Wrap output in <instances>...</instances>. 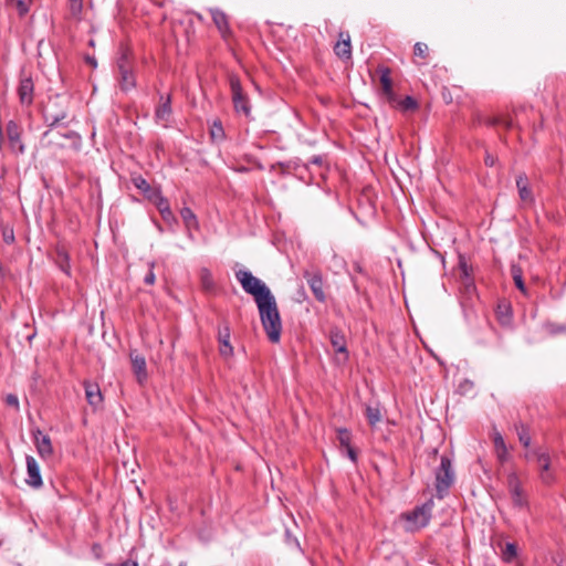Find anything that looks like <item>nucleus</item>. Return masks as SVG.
<instances>
[{
  "label": "nucleus",
  "instance_id": "f257e3e1",
  "mask_svg": "<svg viewBox=\"0 0 566 566\" xmlns=\"http://www.w3.org/2000/svg\"><path fill=\"white\" fill-rule=\"evenodd\" d=\"M255 304L269 340L277 344L281 340L282 321L274 295L272 294Z\"/></svg>",
  "mask_w": 566,
  "mask_h": 566
},
{
  "label": "nucleus",
  "instance_id": "f03ea898",
  "mask_svg": "<svg viewBox=\"0 0 566 566\" xmlns=\"http://www.w3.org/2000/svg\"><path fill=\"white\" fill-rule=\"evenodd\" d=\"M55 101H51L45 107V119L49 122V129L45 132L48 140L56 146H65V142L71 136L69 120H66V112L57 113L54 109Z\"/></svg>",
  "mask_w": 566,
  "mask_h": 566
},
{
  "label": "nucleus",
  "instance_id": "7ed1b4c3",
  "mask_svg": "<svg viewBox=\"0 0 566 566\" xmlns=\"http://www.w3.org/2000/svg\"><path fill=\"white\" fill-rule=\"evenodd\" d=\"M229 86L234 113L239 116H244L248 119L252 118L251 99L248 93L243 90L238 75L231 74L229 76Z\"/></svg>",
  "mask_w": 566,
  "mask_h": 566
},
{
  "label": "nucleus",
  "instance_id": "20e7f679",
  "mask_svg": "<svg viewBox=\"0 0 566 566\" xmlns=\"http://www.w3.org/2000/svg\"><path fill=\"white\" fill-rule=\"evenodd\" d=\"M235 279L240 282L243 291L253 296L255 303L272 295V292L268 287V285L264 282H262L260 279L254 276L248 270L237 271Z\"/></svg>",
  "mask_w": 566,
  "mask_h": 566
},
{
  "label": "nucleus",
  "instance_id": "39448f33",
  "mask_svg": "<svg viewBox=\"0 0 566 566\" xmlns=\"http://www.w3.org/2000/svg\"><path fill=\"white\" fill-rule=\"evenodd\" d=\"M434 502L429 499L423 504L416 506L413 510L406 512L401 517L408 523L406 530L409 532H417L426 527L431 517Z\"/></svg>",
  "mask_w": 566,
  "mask_h": 566
},
{
  "label": "nucleus",
  "instance_id": "423d86ee",
  "mask_svg": "<svg viewBox=\"0 0 566 566\" xmlns=\"http://www.w3.org/2000/svg\"><path fill=\"white\" fill-rule=\"evenodd\" d=\"M434 478L437 497L443 499L448 494L455 480L452 461L448 455L443 454L441 457L440 465L434 471Z\"/></svg>",
  "mask_w": 566,
  "mask_h": 566
},
{
  "label": "nucleus",
  "instance_id": "0eeeda50",
  "mask_svg": "<svg viewBox=\"0 0 566 566\" xmlns=\"http://www.w3.org/2000/svg\"><path fill=\"white\" fill-rule=\"evenodd\" d=\"M132 57L128 49H122L117 59L118 83L122 91H130L136 86V78L132 67Z\"/></svg>",
  "mask_w": 566,
  "mask_h": 566
},
{
  "label": "nucleus",
  "instance_id": "6e6552de",
  "mask_svg": "<svg viewBox=\"0 0 566 566\" xmlns=\"http://www.w3.org/2000/svg\"><path fill=\"white\" fill-rule=\"evenodd\" d=\"M507 490L512 500V504L518 510H528L530 501L527 493L525 492L518 475L515 472H511L507 475Z\"/></svg>",
  "mask_w": 566,
  "mask_h": 566
},
{
  "label": "nucleus",
  "instance_id": "1a4fd4ad",
  "mask_svg": "<svg viewBox=\"0 0 566 566\" xmlns=\"http://www.w3.org/2000/svg\"><path fill=\"white\" fill-rule=\"evenodd\" d=\"M22 126L15 120H9L6 125V136L12 153L23 154L24 145L21 139Z\"/></svg>",
  "mask_w": 566,
  "mask_h": 566
},
{
  "label": "nucleus",
  "instance_id": "9d476101",
  "mask_svg": "<svg viewBox=\"0 0 566 566\" xmlns=\"http://www.w3.org/2000/svg\"><path fill=\"white\" fill-rule=\"evenodd\" d=\"M533 455L539 468V479L546 484L551 485L555 482V475L551 471V457L547 452L544 451H534Z\"/></svg>",
  "mask_w": 566,
  "mask_h": 566
},
{
  "label": "nucleus",
  "instance_id": "9b49d317",
  "mask_svg": "<svg viewBox=\"0 0 566 566\" xmlns=\"http://www.w3.org/2000/svg\"><path fill=\"white\" fill-rule=\"evenodd\" d=\"M304 279L306 280L314 297L319 303L326 302V294L324 291V281L322 274L318 272L312 273L308 271L304 272Z\"/></svg>",
  "mask_w": 566,
  "mask_h": 566
},
{
  "label": "nucleus",
  "instance_id": "f8f14e48",
  "mask_svg": "<svg viewBox=\"0 0 566 566\" xmlns=\"http://www.w3.org/2000/svg\"><path fill=\"white\" fill-rule=\"evenodd\" d=\"M159 105L155 109V119L165 128L169 127L170 117L172 114L170 95L159 97Z\"/></svg>",
  "mask_w": 566,
  "mask_h": 566
},
{
  "label": "nucleus",
  "instance_id": "ddd939ff",
  "mask_svg": "<svg viewBox=\"0 0 566 566\" xmlns=\"http://www.w3.org/2000/svg\"><path fill=\"white\" fill-rule=\"evenodd\" d=\"M377 72L380 77L381 92L387 98L389 103H395L397 101V95L394 92L392 81H391V71L388 66H378Z\"/></svg>",
  "mask_w": 566,
  "mask_h": 566
},
{
  "label": "nucleus",
  "instance_id": "4468645a",
  "mask_svg": "<svg viewBox=\"0 0 566 566\" xmlns=\"http://www.w3.org/2000/svg\"><path fill=\"white\" fill-rule=\"evenodd\" d=\"M212 21L220 32L221 38L224 41H229L232 36V30L229 25V19L227 14L220 9H211L210 10Z\"/></svg>",
  "mask_w": 566,
  "mask_h": 566
},
{
  "label": "nucleus",
  "instance_id": "2eb2a0df",
  "mask_svg": "<svg viewBox=\"0 0 566 566\" xmlns=\"http://www.w3.org/2000/svg\"><path fill=\"white\" fill-rule=\"evenodd\" d=\"M129 358L132 363V369L136 379L139 384H143L147 379V367L146 359L137 350H130Z\"/></svg>",
  "mask_w": 566,
  "mask_h": 566
},
{
  "label": "nucleus",
  "instance_id": "dca6fc26",
  "mask_svg": "<svg viewBox=\"0 0 566 566\" xmlns=\"http://www.w3.org/2000/svg\"><path fill=\"white\" fill-rule=\"evenodd\" d=\"M25 461L28 475L25 482L32 488H40L43 484V482L40 473V467L36 460L31 455H27Z\"/></svg>",
  "mask_w": 566,
  "mask_h": 566
},
{
  "label": "nucleus",
  "instance_id": "f3484780",
  "mask_svg": "<svg viewBox=\"0 0 566 566\" xmlns=\"http://www.w3.org/2000/svg\"><path fill=\"white\" fill-rule=\"evenodd\" d=\"M34 443L38 450V453L41 458L46 459L52 455L53 447L51 443V439L49 436L44 434L41 430L36 429L33 432Z\"/></svg>",
  "mask_w": 566,
  "mask_h": 566
},
{
  "label": "nucleus",
  "instance_id": "a211bd4d",
  "mask_svg": "<svg viewBox=\"0 0 566 566\" xmlns=\"http://www.w3.org/2000/svg\"><path fill=\"white\" fill-rule=\"evenodd\" d=\"M130 181L147 200H150L157 193V191L160 190L159 187L150 186V184L142 175L138 174H133L130 176Z\"/></svg>",
  "mask_w": 566,
  "mask_h": 566
},
{
  "label": "nucleus",
  "instance_id": "6ab92c4d",
  "mask_svg": "<svg viewBox=\"0 0 566 566\" xmlns=\"http://www.w3.org/2000/svg\"><path fill=\"white\" fill-rule=\"evenodd\" d=\"M83 386L88 405H91L94 409L99 407L103 402V396L98 384L84 381Z\"/></svg>",
  "mask_w": 566,
  "mask_h": 566
},
{
  "label": "nucleus",
  "instance_id": "aec40b11",
  "mask_svg": "<svg viewBox=\"0 0 566 566\" xmlns=\"http://www.w3.org/2000/svg\"><path fill=\"white\" fill-rule=\"evenodd\" d=\"M516 187L520 199L525 203L532 205L534 202V196L530 187L528 178L525 174H520L516 177Z\"/></svg>",
  "mask_w": 566,
  "mask_h": 566
},
{
  "label": "nucleus",
  "instance_id": "412c9836",
  "mask_svg": "<svg viewBox=\"0 0 566 566\" xmlns=\"http://www.w3.org/2000/svg\"><path fill=\"white\" fill-rule=\"evenodd\" d=\"M180 217H181L185 228L187 230L188 238L190 240H193L192 230L197 231L200 228L197 216L193 213V211L189 207H184L180 210Z\"/></svg>",
  "mask_w": 566,
  "mask_h": 566
},
{
  "label": "nucleus",
  "instance_id": "4be33fe9",
  "mask_svg": "<svg viewBox=\"0 0 566 566\" xmlns=\"http://www.w3.org/2000/svg\"><path fill=\"white\" fill-rule=\"evenodd\" d=\"M218 340L220 344V355L223 357H230L233 355V347L230 344V327L226 324L223 327H219Z\"/></svg>",
  "mask_w": 566,
  "mask_h": 566
},
{
  "label": "nucleus",
  "instance_id": "5701e85b",
  "mask_svg": "<svg viewBox=\"0 0 566 566\" xmlns=\"http://www.w3.org/2000/svg\"><path fill=\"white\" fill-rule=\"evenodd\" d=\"M33 81L31 77H23L18 87V94L22 104L30 105L33 101Z\"/></svg>",
  "mask_w": 566,
  "mask_h": 566
},
{
  "label": "nucleus",
  "instance_id": "b1692460",
  "mask_svg": "<svg viewBox=\"0 0 566 566\" xmlns=\"http://www.w3.org/2000/svg\"><path fill=\"white\" fill-rule=\"evenodd\" d=\"M335 54L343 60H349L352 57V45L349 34H339V40L334 46Z\"/></svg>",
  "mask_w": 566,
  "mask_h": 566
},
{
  "label": "nucleus",
  "instance_id": "393cba45",
  "mask_svg": "<svg viewBox=\"0 0 566 566\" xmlns=\"http://www.w3.org/2000/svg\"><path fill=\"white\" fill-rule=\"evenodd\" d=\"M331 344L336 353L343 354L344 359L348 358L346 339L339 329H332L329 333Z\"/></svg>",
  "mask_w": 566,
  "mask_h": 566
},
{
  "label": "nucleus",
  "instance_id": "a878e982",
  "mask_svg": "<svg viewBox=\"0 0 566 566\" xmlns=\"http://www.w3.org/2000/svg\"><path fill=\"white\" fill-rule=\"evenodd\" d=\"M459 271L462 284L467 290L474 289V281L472 279V269L467 263L464 256H460L459 259Z\"/></svg>",
  "mask_w": 566,
  "mask_h": 566
},
{
  "label": "nucleus",
  "instance_id": "bb28decb",
  "mask_svg": "<svg viewBox=\"0 0 566 566\" xmlns=\"http://www.w3.org/2000/svg\"><path fill=\"white\" fill-rule=\"evenodd\" d=\"M493 443H494V450H495L497 460L501 463L506 462L509 459V451H507L506 444L504 442V439L500 432L494 433Z\"/></svg>",
  "mask_w": 566,
  "mask_h": 566
},
{
  "label": "nucleus",
  "instance_id": "cd10ccee",
  "mask_svg": "<svg viewBox=\"0 0 566 566\" xmlns=\"http://www.w3.org/2000/svg\"><path fill=\"white\" fill-rule=\"evenodd\" d=\"M55 263L66 274L70 272V256L66 247L57 245L55 251Z\"/></svg>",
  "mask_w": 566,
  "mask_h": 566
},
{
  "label": "nucleus",
  "instance_id": "c85d7f7f",
  "mask_svg": "<svg viewBox=\"0 0 566 566\" xmlns=\"http://www.w3.org/2000/svg\"><path fill=\"white\" fill-rule=\"evenodd\" d=\"M209 133H210V138L213 143L220 144L226 139L224 128H223L222 122L219 118H217L212 122Z\"/></svg>",
  "mask_w": 566,
  "mask_h": 566
},
{
  "label": "nucleus",
  "instance_id": "c756f323",
  "mask_svg": "<svg viewBox=\"0 0 566 566\" xmlns=\"http://www.w3.org/2000/svg\"><path fill=\"white\" fill-rule=\"evenodd\" d=\"M496 317L502 326H510L512 323V311L510 305L500 304L496 310Z\"/></svg>",
  "mask_w": 566,
  "mask_h": 566
},
{
  "label": "nucleus",
  "instance_id": "7c9ffc66",
  "mask_svg": "<svg viewBox=\"0 0 566 566\" xmlns=\"http://www.w3.org/2000/svg\"><path fill=\"white\" fill-rule=\"evenodd\" d=\"M511 274L514 281L515 286L524 294L527 295V289L525 286L524 280H523V272L522 269L518 265H512L511 266Z\"/></svg>",
  "mask_w": 566,
  "mask_h": 566
},
{
  "label": "nucleus",
  "instance_id": "2f4dec72",
  "mask_svg": "<svg viewBox=\"0 0 566 566\" xmlns=\"http://www.w3.org/2000/svg\"><path fill=\"white\" fill-rule=\"evenodd\" d=\"M365 416L370 426H376L381 420V411L379 406H367L365 409Z\"/></svg>",
  "mask_w": 566,
  "mask_h": 566
},
{
  "label": "nucleus",
  "instance_id": "473e14b6",
  "mask_svg": "<svg viewBox=\"0 0 566 566\" xmlns=\"http://www.w3.org/2000/svg\"><path fill=\"white\" fill-rule=\"evenodd\" d=\"M149 201L156 206L159 213L170 209L169 201L166 197L163 196L161 190H158Z\"/></svg>",
  "mask_w": 566,
  "mask_h": 566
},
{
  "label": "nucleus",
  "instance_id": "72a5a7b5",
  "mask_svg": "<svg viewBox=\"0 0 566 566\" xmlns=\"http://www.w3.org/2000/svg\"><path fill=\"white\" fill-rule=\"evenodd\" d=\"M395 103L398 104L402 112L416 111L419 107L418 102L412 96H406L401 101L397 99Z\"/></svg>",
  "mask_w": 566,
  "mask_h": 566
},
{
  "label": "nucleus",
  "instance_id": "f704fd0d",
  "mask_svg": "<svg viewBox=\"0 0 566 566\" xmlns=\"http://www.w3.org/2000/svg\"><path fill=\"white\" fill-rule=\"evenodd\" d=\"M34 1L35 0H10V4L18 10L20 15H24L29 12Z\"/></svg>",
  "mask_w": 566,
  "mask_h": 566
},
{
  "label": "nucleus",
  "instance_id": "c9c22d12",
  "mask_svg": "<svg viewBox=\"0 0 566 566\" xmlns=\"http://www.w3.org/2000/svg\"><path fill=\"white\" fill-rule=\"evenodd\" d=\"M484 124L488 125V126L502 125L506 129H511L513 127V123H512L511 119L502 118V117H496V116L485 118Z\"/></svg>",
  "mask_w": 566,
  "mask_h": 566
},
{
  "label": "nucleus",
  "instance_id": "e433bc0d",
  "mask_svg": "<svg viewBox=\"0 0 566 566\" xmlns=\"http://www.w3.org/2000/svg\"><path fill=\"white\" fill-rule=\"evenodd\" d=\"M337 439L339 441V444L344 448H349V446L352 444V433L346 428L337 429Z\"/></svg>",
  "mask_w": 566,
  "mask_h": 566
},
{
  "label": "nucleus",
  "instance_id": "4c0bfd02",
  "mask_svg": "<svg viewBox=\"0 0 566 566\" xmlns=\"http://www.w3.org/2000/svg\"><path fill=\"white\" fill-rule=\"evenodd\" d=\"M200 279L203 290L211 291L214 287V282L209 270L202 269L200 272Z\"/></svg>",
  "mask_w": 566,
  "mask_h": 566
},
{
  "label": "nucleus",
  "instance_id": "58836bf2",
  "mask_svg": "<svg viewBox=\"0 0 566 566\" xmlns=\"http://www.w3.org/2000/svg\"><path fill=\"white\" fill-rule=\"evenodd\" d=\"M516 431L520 442L527 448L531 444V436L528 432V428L525 424L521 423L518 427H516Z\"/></svg>",
  "mask_w": 566,
  "mask_h": 566
},
{
  "label": "nucleus",
  "instance_id": "ea45409f",
  "mask_svg": "<svg viewBox=\"0 0 566 566\" xmlns=\"http://www.w3.org/2000/svg\"><path fill=\"white\" fill-rule=\"evenodd\" d=\"M517 556V547L514 543H506L503 551V558L506 562L513 560Z\"/></svg>",
  "mask_w": 566,
  "mask_h": 566
},
{
  "label": "nucleus",
  "instance_id": "a19ab883",
  "mask_svg": "<svg viewBox=\"0 0 566 566\" xmlns=\"http://www.w3.org/2000/svg\"><path fill=\"white\" fill-rule=\"evenodd\" d=\"M429 48L426 43L417 42L413 46V54L417 57L426 59L428 56Z\"/></svg>",
  "mask_w": 566,
  "mask_h": 566
},
{
  "label": "nucleus",
  "instance_id": "79ce46f5",
  "mask_svg": "<svg viewBox=\"0 0 566 566\" xmlns=\"http://www.w3.org/2000/svg\"><path fill=\"white\" fill-rule=\"evenodd\" d=\"M163 220L169 226V227H174L178 223V220L176 218V216L172 213L171 209L167 210V211H163L160 213Z\"/></svg>",
  "mask_w": 566,
  "mask_h": 566
},
{
  "label": "nucleus",
  "instance_id": "37998d69",
  "mask_svg": "<svg viewBox=\"0 0 566 566\" xmlns=\"http://www.w3.org/2000/svg\"><path fill=\"white\" fill-rule=\"evenodd\" d=\"M545 328L552 335H556V334L563 333L566 329L564 326L556 325L554 323L545 324Z\"/></svg>",
  "mask_w": 566,
  "mask_h": 566
},
{
  "label": "nucleus",
  "instance_id": "c03bdc74",
  "mask_svg": "<svg viewBox=\"0 0 566 566\" xmlns=\"http://www.w3.org/2000/svg\"><path fill=\"white\" fill-rule=\"evenodd\" d=\"M153 268H154V263L150 264V269H149L148 273L144 277V282L147 285H153L155 283V280H156V276H155V273L153 271Z\"/></svg>",
  "mask_w": 566,
  "mask_h": 566
},
{
  "label": "nucleus",
  "instance_id": "a18cd8bd",
  "mask_svg": "<svg viewBox=\"0 0 566 566\" xmlns=\"http://www.w3.org/2000/svg\"><path fill=\"white\" fill-rule=\"evenodd\" d=\"M6 402H7L8 405H10V406L15 407V408H18V407H19V400H18V397H17V396H14V395H8V396L6 397Z\"/></svg>",
  "mask_w": 566,
  "mask_h": 566
},
{
  "label": "nucleus",
  "instance_id": "49530a36",
  "mask_svg": "<svg viewBox=\"0 0 566 566\" xmlns=\"http://www.w3.org/2000/svg\"><path fill=\"white\" fill-rule=\"evenodd\" d=\"M106 566H139V564L135 559H126V560L119 563L118 565L107 564Z\"/></svg>",
  "mask_w": 566,
  "mask_h": 566
},
{
  "label": "nucleus",
  "instance_id": "de8ad7c7",
  "mask_svg": "<svg viewBox=\"0 0 566 566\" xmlns=\"http://www.w3.org/2000/svg\"><path fill=\"white\" fill-rule=\"evenodd\" d=\"M495 157L492 156L491 154L486 153L485 157H484V163L486 166L489 167H493L495 165Z\"/></svg>",
  "mask_w": 566,
  "mask_h": 566
},
{
  "label": "nucleus",
  "instance_id": "09e8293b",
  "mask_svg": "<svg viewBox=\"0 0 566 566\" xmlns=\"http://www.w3.org/2000/svg\"><path fill=\"white\" fill-rule=\"evenodd\" d=\"M346 451H347V455L349 457V459L353 461V462H356L357 461V453L356 451L354 450V448L352 447V444L349 446V448H345Z\"/></svg>",
  "mask_w": 566,
  "mask_h": 566
},
{
  "label": "nucleus",
  "instance_id": "8fccbe9b",
  "mask_svg": "<svg viewBox=\"0 0 566 566\" xmlns=\"http://www.w3.org/2000/svg\"><path fill=\"white\" fill-rule=\"evenodd\" d=\"M92 551L97 558H102L103 548H102L101 544H94L92 547Z\"/></svg>",
  "mask_w": 566,
  "mask_h": 566
},
{
  "label": "nucleus",
  "instance_id": "3c124183",
  "mask_svg": "<svg viewBox=\"0 0 566 566\" xmlns=\"http://www.w3.org/2000/svg\"><path fill=\"white\" fill-rule=\"evenodd\" d=\"M310 164H313V165H316V166H321L323 164V159H322L321 156H313L310 159Z\"/></svg>",
  "mask_w": 566,
  "mask_h": 566
},
{
  "label": "nucleus",
  "instance_id": "603ef678",
  "mask_svg": "<svg viewBox=\"0 0 566 566\" xmlns=\"http://www.w3.org/2000/svg\"><path fill=\"white\" fill-rule=\"evenodd\" d=\"M86 62H87L90 65H92L93 67H96V65H97L96 60H95L94 57H92V56H86Z\"/></svg>",
  "mask_w": 566,
  "mask_h": 566
},
{
  "label": "nucleus",
  "instance_id": "864d4df0",
  "mask_svg": "<svg viewBox=\"0 0 566 566\" xmlns=\"http://www.w3.org/2000/svg\"><path fill=\"white\" fill-rule=\"evenodd\" d=\"M13 240V234L11 233L10 235H6V241L9 242Z\"/></svg>",
  "mask_w": 566,
  "mask_h": 566
},
{
  "label": "nucleus",
  "instance_id": "5fc2aeb1",
  "mask_svg": "<svg viewBox=\"0 0 566 566\" xmlns=\"http://www.w3.org/2000/svg\"><path fill=\"white\" fill-rule=\"evenodd\" d=\"M178 566H186V564L185 563H180Z\"/></svg>",
  "mask_w": 566,
  "mask_h": 566
},
{
  "label": "nucleus",
  "instance_id": "6e6d98bb",
  "mask_svg": "<svg viewBox=\"0 0 566 566\" xmlns=\"http://www.w3.org/2000/svg\"><path fill=\"white\" fill-rule=\"evenodd\" d=\"M76 0H73V6L75 4Z\"/></svg>",
  "mask_w": 566,
  "mask_h": 566
}]
</instances>
